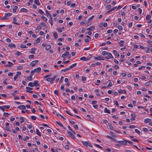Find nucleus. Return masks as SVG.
Listing matches in <instances>:
<instances>
[{
  "label": "nucleus",
  "mask_w": 152,
  "mask_h": 152,
  "mask_svg": "<svg viewBox=\"0 0 152 152\" xmlns=\"http://www.w3.org/2000/svg\"><path fill=\"white\" fill-rule=\"evenodd\" d=\"M82 144L86 147L89 146L91 148L92 147V145L88 141H82Z\"/></svg>",
  "instance_id": "nucleus-1"
},
{
  "label": "nucleus",
  "mask_w": 152,
  "mask_h": 152,
  "mask_svg": "<svg viewBox=\"0 0 152 152\" xmlns=\"http://www.w3.org/2000/svg\"><path fill=\"white\" fill-rule=\"evenodd\" d=\"M56 77V76H54L52 78H48L46 80L48 82H50V83L52 84L53 83Z\"/></svg>",
  "instance_id": "nucleus-2"
},
{
  "label": "nucleus",
  "mask_w": 152,
  "mask_h": 152,
  "mask_svg": "<svg viewBox=\"0 0 152 152\" xmlns=\"http://www.w3.org/2000/svg\"><path fill=\"white\" fill-rule=\"evenodd\" d=\"M127 140L123 139L122 141H118L117 142L122 145H126L127 144Z\"/></svg>",
  "instance_id": "nucleus-3"
},
{
  "label": "nucleus",
  "mask_w": 152,
  "mask_h": 152,
  "mask_svg": "<svg viewBox=\"0 0 152 152\" xmlns=\"http://www.w3.org/2000/svg\"><path fill=\"white\" fill-rule=\"evenodd\" d=\"M94 58L95 60H104V58L102 56H99L98 57H94Z\"/></svg>",
  "instance_id": "nucleus-4"
},
{
  "label": "nucleus",
  "mask_w": 152,
  "mask_h": 152,
  "mask_svg": "<svg viewBox=\"0 0 152 152\" xmlns=\"http://www.w3.org/2000/svg\"><path fill=\"white\" fill-rule=\"evenodd\" d=\"M69 55V52L68 51L65 52L64 54H63L61 57L63 58H65L66 56H68Z\"/></svg>",
  "instance_id": "nucleus-5"
},
{
  "label": "nucleus",
  "mask_w": 152,
  "mask_h": 152,
  "mask_svg": "<svg viewBox=\"0 0 152 152\" xmlns=\"http://www.w3.org/2000/svg\"><path fill=\"white\" fill-rule=\"evenodd\" d=\"M38 61H39L38 60H36L35 61H33L31 63V66H34L36 65V64L38 62Z\"/></svg>",
  "instance_id": "nucleus-6"
},
{
  "label": "nucleus",
  "mask_w": 152,
  "mask_h": 152,
  "mask_svg": "<svg viewBox=\"0 0 152 152\" xmlns=\"http://www.w3.org/2000/svg\"><path fill=\"white\" fill-rule=\"evenodd\" d=\"M39 81L37 80H35L33 83L34 86H39L40 85L38 83Z\"/></svg>",
  "instance_id": "nucleus-7"
},
{
  "label": "nucleus",
  "mask_w": 152,
  "mask_h": 152,
  "mask_svg": "<svg viewBox=\"0 0 152 152\" xmlns=\"http://www.w3.org/2000/svg\"><path fill=\"white\" fill-rule=\"evenodd\" d=\"M18 108L19 109L23 110H25L26 109V107L24 105H20L18 107Z\"/></svg>",
  "instance_id": "nucleus-8"
},
{
  "label": "nucleus",
  "mask_w": 152,
  "mask_h": 152,
  "mask_svg": "<svg viewBox=\"0 0 152 152\" xmlns=\"http://www.w3.org/2000/svg\"><path fill=\"white\" fill-rule=\"evenodd\" d=\"M68 135L69 136L71 137H72L74 139H75V137L74 135L70 132H68Z\"/></svg>",
  "instance_id": "nucleus-9"
},
{
  "label": "nucleus",
  "mask_w": 152,
  "mask_h": 152,
  "mask_svg": "<svg viewBox=\"0 0 152 152\" xmlns=\"http://www.w3.org/2000/svg\"><path fill=\"white\" fill-rule=\"evenodd\" d=\"M41 68L40 67H38V68L35 69H34L35 72H40L41 71Z\"/></svg>",
  "instance_id": "nucleus-10"
},
{
  "label": "nucleus",
  "mask_w": 152,
  "mask_h": 152,
  "mask_svg": "<svg viewBox=\"0 0 152 152\" xmlns=\"http://www.w3.org/2000/svg\"><path fill=\"white\" fill-rule=\"evenodd\" d=\"M131 116L132 117V118H131V120L132 121H133L135 120V118H134V117H135L136 116L135 114L134 113V114H131Z\"/></svg>",
  "instance_id": "nucleus-11"
},
{
  "label": "nucleus",
  "mask_w": 152,
  "mask_h": 152,
  "mask_svg": "<svg viewBox=\"0 0 152 152\" xmlns=\"http://www.w3.org/2000/svg\"><path fill=\"white\" fill-rule=\"evenodd\" d=\"M104 112L105 113H107L109 114H110V110L107 109V108H105L104 109Z\"/></svg>",
  "instance_id": "nucleus-12"
},
{
  "label": "nucleus",
  "mask_w": 152,
  "mask_h": 152,
  "mask_svg": "<svg viewBox=\"0 0 152 152\" xmlns=\"http://www.w3.org/2000/svg\"><path fill=\"white\" fill-rule=\"evenodd\" d=\"M53 33V36H54V38L55 39H56L57 38L58 36L57 33L55 31Z\"/></svg>",
  "instance_id": "nucleus-13"
},
{
  "label": "nucleus",
  "mask_w": 152,
  "mask_h": 152,
  "mask_svg": "<svg viewBox=\"0 0 152 152\" xmlns=\"http://www.w3.org/2000/svg\"><path fill=\"white\" fill-rule=\"evenodd\" d=\"M4 15H5V17L7 18V17L11 16L12 15V14L10 13H5Z\"/></svg>",
  "instance_id": "nucleus-14"
},
{
  "label": "nucleus",
  "mask_w": 152,
  "mask_h": 152,
  "mask_svg": "<svg viewBox=\"0 0 152 152\" xmlns=\"http://www.w3.org/2000/svg\"><path fill=\"white\" fill-rule=\"evenodd\" d=\"M107 137L111 139L112 140H113L114 141H116V140L115 138H113V137H110L109 136L107 135Z\"/></svg>",
  "instance_id": "nucleus-15"
},
{
  "label": "nucleus",
  "mask_w": 152,
  "mask_h": 152,
  "mask_svg": "<svg viewBox=\"0 0 152 152\" xmlns=\"http://www.w3.org/2000/svg\"><path fill=\"white\" fill-rule=\"evenodd\" d=\"M34 2L37 5H39L40 4V3L39 0H34Z\"/></svg>",
  "instance_id": "nucleus-16"
},
{
  "label": "nucleus",
  "mask_w": 152,
  "mask_h": 152,
  "mask_svg": "<svg viewBox=\"0 0 152 152\" xmlns=\"http://www.w3.org/2000/svg\"><path fill=\"white\" fill-rule=\"evenodd\" d=\"M36 133L39 136H41V133L38 129H36Z\"/></svg>",
  "instance_id": "nucleus-17"
},
{
  "label": "nucleus",
  "mask_w": 152,
  "mask_h": 152,
  "mask_svg": "<svg viewBox=\"0 0 152 152\" xmlns=\"http://www.w3.org/2000/svg\"><path fill=\"white\" fill-rule=\"evenodd\" d=\"M151 121V120L149 118H147L145 119L144 121V123H148Z\"/></svg>",
  "instance_id": "nucleus-18"
},
{
  "label": "nucleus",
  "mask_w": 152,
  "mask_h": 152,
  "mask_svg": "<svg viewBox=\"0 0 152 152\" xmlns=\"http://www.w3.org/2000/svg\"><path fill=\"white\" fill-rule=\"evenodd\" d=\"M20 11L22 12H26L28 11V10L27 9L24 8H22L20 9Z\"/></svg>",
  "instance_id": "nucleus-19"
},
{
  "label": "nucleus",
  "mask_w": 152,
  "mask_h": 152,
  "mask_svg": "<svg viewBox=\"0 0 152 152\" xmlns=\"http://www.w3.org/2000/svg\"><path fill=\"white\" fill-rule=\"evenodd\" d=\"M46 15L47 16H49L50 17V18H52L51 14L50 13L47 11H46Z\"/></svg>",
  "instance_id": "nucleus-20"
},
{
  "label": "nucleus",
  "mask_w": 152,
  "mask_h": 152,
  "mask_svg": "<svg viewBox=\"0 0 152 152\" xmlns=\"http://www.w3.org/2000/svg\"><path fill=\"white\" fill-rule=\"evenodd\" d=\"M51 45H48L46 47L45 49L47 50H48L51 48Z\"/></svg>",
  "instance_id": "nucleus-21"
},
{
  "label": "nucleus",
  "mask_w": 152,
  "mask_h": 152,
  "mask_svg": "<svg viewBox=\"0 0 152 152\" xmlns=\"http://www.w3.org/2000/svg\"><path fill=\"white\" fill-rule=\"evenodd\" d=\"M77 65V63H75L71 66H69V68L70 69V68H73V67Z\"/></svg>",
  "instance_id": "nucleus-22"
},
{
  "label": "nucleus",
  "mask_w": 152,
  "mask_h": 152,
  "mask_svg": "<svg viewBox=\"0 0 152 152\" xmlns=\"http://www.w3.org/2000/svg\"><path fill=\"white\" fill-rule=\"evenodd\" d=\"M18 8V7L17 6H15L14 7V8L13 9V11L14 12H16Z\"/></svg>",
  "instance_id": "nucleus-23"
},
{
  "label": "nucleus",
  "mask_w": 152,
  "mask_h": 152,
  "mask_svg": "<svg viewBox=\"0 0 152 152\" xmlns=\"http://www.w3.org/2000/svg\"><path fill=\"white\" fill-rule=\"evenodd\" d=\"M20 119L21 120L20 123H23L25 121V118L23 117H20Z\"/></svg>",
  "instance_id": "nucleus-24"
},
{
  "label": "nucleus",
  "mask_w": 152,
  "mask_h": 152,
  "mask_svg": "<svg viewBox=\"0 0 152 152\" xmlns=\"http://www.w3.org/2000/svg\"><path fill=\"white\" fill-rule=\"evenodd\" d=\"M8 46L9 47H10V48H12L13 47H14L15 48V45L14 44H9Z\"/></svg>",
  "instance_id": "nucleus-25"
},
{
  "label": "nucleus",
  "mask_w": 152,
  "mask_h": 152,
  "mask_svg": "<svg viewBox=\"0 0 152 152\" xmlns=\"http://www.w3.org/2000/svg\"><path fill=\"white\" fill-rule=\"evenodd\" d=\"M107 55L110 58H113V56L112 55V54L110 53H108Z\"/></svg>",
  "instance_id": "nucleus-26"
},
{
  "label": "nucleus",
  "mask_w": 152,
  "mask_h": 152,
  "mask_svg": "<svg viewBox=\"0 0 152 152\" xmlns=\"http://www.w3.org/2000/svg\"><path fill=\"white\" fill-rule=\"evenodd\" d=\"M151 16L150 15H148L146 18V19L147 20H148L150 18H151Z\"/></svg>",
  "instance_id": "nucleus-27"
},
{
  "label": "nucleus",
  "mask_w": 152,
  "mask_h": 152,
  "mask_svg": "<svg viewBox=\"0 0 152 152\" xmlns=\"http://www.w3.org/2000/svg\"><path fill=\"white\" fill-rule=\"evenodd\" d=\"M80 59L81 60L83 61H84L87 60L85 56H83Z\"/></svg>",
  "instance_id": "nucleus-28"
},
{
  "label": "nucleus",
  "mask_w": 152,
  "mask_h": 152,
  "mask_svg": "<svg viewBox=\"0 0 152 152\" xmlns=\"http://www.w3.org/2000/svg\"><path fill=\"white\" fill-rule=\"evenodd\" d=\"M94 28V27H93L92 26H90L88 28H87L86 30H91L92 31L93 30V29Z\"/></svg>",
  "instance_id": "nucleus-29"
},
{
  "label": "nucleus",
  "mask_w": 152,
  "mask_h": 152,
  "mask_svg": "<svg viewBox=\"0 0 152 152\" xmlns=\"http://www.w3.org/2000/svg\"><path fill=\"white\" fill-rule=\"evenodd\" d=\"M56 122L58 125L62 127H63V125L61 123L58 122L57 121H56Z\"/></svg>",
  "instance_id": "nucleus-30"
},
{
  "label": "nucleus",
  "mask_w": 152,
  "mask_h": 152,
  "mask_svg": "<svg viewBox=\"0 0 152 152\" xmlns=\"http://www.w3.org/2000/svg\"><path fill=\"white\" fill-rule=\"evenodd\" d=\"M27 79L29 81H31L32 80V76H30L27 77Z\"/></svg>",
  "instance_id": "nucleus-31"
},
{
  "label": "nucleus",
  "mask_w": 152,
  "mask_h": 152,
  "mask_svg": "<svg viewBox=\"0 0 152 152\" xmlns=\"http://www.w3.org/2000/svg\"><path fill=\"white\" fill-rule=\"evenodd\" d=\"M5 129L7 131L9 132H11V130L10 129H9L8 127L6 126L5 127Z\"/></svg>",
  "instance_id": "nucleus-32"
},
{
  "label": "nucleus",
  "mask_w": 152,
  "mask_h": 152,
  "mask_svg": "<svg viewBox=\"0 0 152 152\" xmlns=\"http://www.w3.org/2000/svg\"><path fill=\"white\" fill-rule=\"evenodd\" d=\"M49 22L50 23L51 25L52 26L53 25L52 18H50V19L49 20Z\"/></svg>",
  "instance_id": "nucleus-33"
},
{
  "label": "nucleus",
  "mask_w": 152,
  "mask_h": 152,
  "mask_svg": "<svg viewBox=\"0 0 152 152\" xmlns=\"http://www.w3.org/2000/svg\"><path fill=\"white\" fill-rule=\"evenodd\" d=\"M22 48H27V47L25 45H23L22 44L20 45V46Z\"/></svg>",
  "instance_id": "nucleus-34"
},
{
  "label": "nucleus",
  "mask_w": 152,
  "mask_h": 152,
  "mask_svg": "<svg viewBox=\"0 0 152 152\" xmlns=\"http://www.w3.org/2000/svg\"><path fill=\"white\" fill-rule=\"evenodd\" d=\"M28 86H30L31 87H33L34 86L33 83L32 82L29 83H28Z\"/></svg>",
  "instance_id": "nucleus-35"
},
{
  "label": "nucleus",
  "mask_w": 152,
  "mask_h": 152,
  "mask_svg": "<svg viewBox=\"0 0 152 152\" xmlns=\"http://www.w3.org/2000/svg\"><path fill=\"white\" fill-rule=\"evenodd\" d=\"M111 7V6L110 4L108 5L106 7V8L107 10H109Z\"/></svg>",
  "instance_id": "nucleus-36"
},
{
  "label": "nucleus",
  "mask_w": 152,
  "mask_h": 152,
  "mask_svg": "<svg viewBox=\"0 0 152 152\" xmlns=\"http://www.w3.org/2000/svg\"><path fill=\"white\" fill-rule=\"evenodd\" d=\"M31 118L33 120H35L37 119V118L34 116H31Z\"/></svg>",
  "instance_id": "nucleus-37"
},
{
  "label": "nucleus",
  "mask_w": 152,
  "mask_h": 152,
  "mask_svg": "<svg viewBox=\"0 0 152 152\" xmlns=\"http://www.w3.org/2000/svg\"><path fill=\"white\" fill-rule=\"evenodd\" d=\"M41 39L40 37H39L37 38V39L36 40V42L37 43H39L40 42Z\"/></svg>",
  "instance_id": "nucleus-38"
},
{
  "label": "nucleus",
  "mask_w": 152,
  "mask_h": 152,
  "mask_svg": "<svg viewBox=\"0 0 152 152\" xmlns=\"http://www.w3.org/2000/svg\"><path fill=\"white\" fill-rule=\"evenodd\" d=\"M3 115L5 117H7L9 115H10V114L7 113H4Z\"/></svg>",
  "instance_id": "nucleus-39"
},
{
  "label": "nucleus",
  "mask_w": 152,
  "mask_h": 152,
  "mask_svg": "<svg viewBox=\"0 0 152 152\" xmlns=\"http://www.w3.org/2000/svg\"><path fill=\"white\" fill-rule=\"evenodd\" d=\"M94 145L96 146L97 148H98L100 149H102V148L99 145L96 144H94Z\"/></svg>",
  "instance_id": "nucleus-40"
},
{
  "label": "nucleus",
  "mask_w": 152,
  "mask_h": 152,
  "mask_svg": "<svg viewBox=\"0 0 152 152\" xmlns=\"http://www.w3.org/2000/svg\"><path fill=\"white\" fill-rule=\"evenodd\" d=\"M64 77L63 76H62L61 77V78L60 80L59 81V84L61 83L62 82L63 80L64 79Z\"/></svg>",
  "instance_id": "nucleus-41"
},
{
  "label": "nucleus",
  "mask_w": 152,
  "mask_h": 152,
  "mask_svg": "<svg viewBox=\"0 0 152 152\" xmlns=\"http://www.w3.org/2000/svg\"><path fill=\"white\" fill-rule=\"evenodd\" d=\"M108 53H107L106 51H103L102 52V54L103 55L105 56V55H107Z\"/></svg>",
  "instance_id": "nucleus-42"
},
{
  "label": "nucleus",
  "mask_w": 152,
  "mask_h": 152,
  "mask_svg": "<svg viewBox=\"0 0 152 152\" xmlns=\"http://www.w3.org/2000/svg\"><path fill=\"white\" fill-rule=\"evenodd\" d=\"M5 108L4 107H3L2 106H0V109L3 112H4L5 111Z\"/></svg>",
  "instance_id": "nucleus-43"
},
{
  "label": "nucleus",
  "mask_w": 152,
  "mask_h": 152,
  "mask_svg": "<svg viewBox=\"0 0 152 152\" xmlns=\"http://www.w3.org/2000/svg\"><path fill=\"white\" fill-rule=\"evenodd\" d=\"M42 18L45 22H46L47 21V19L44 16L42 17Z\"/></svg>",
  "instance_id": "nucleus-44"
},
{
  "label": "nucleus",
  "mask_w": 152,
  "mask_h": 152,
  "mask_svg": "<svg viewBox=\"0 0 152 152\" xmlns=\"http://www.w3.org/2000/svg\"><path fill=\"white\" fill-rule=\"evenodd\" d=\"M18 74H17L14 77V79L15 80H16L18 78Z\"/></svg>",
  "instance_id": "nucleus-45"
},
{
  "label": "nucleus",
  "mask_w": 152,
  "mask_h": 152,
  "mask_svg": "<svg viewBox=\"0 0 152 152\" xmlns=\"http://www.w3.org/2000/svg\"><path fill=\"white\" fill-rule=\"evenodd\" d=\"M113 83L112 82H110L108 85L107 86V87H109L112 86Z\"/></svg>",
  "instance_id": "nucleus-46"
},
{
  "label": "nucleus",
  "mask_w": 152,
  "mask_h": 152,
  "mask_svg": "<svg viewBox=\"0 0 152 152\" xmlns=\"http://www.w3.org/2000/svg\"><path fill=\"white\" fill-rule=\"evenodd\" d=\"M23 66H18L17 67V69L18 70H21L23 69Z\"/></svg>",
  "instance_id": "nucleus-47"
},
{
  "label": "nucleus",
  "mask_w": 152,
  "mask_h": 152,
  "mask_svg": "<svg viewBox=\"0 0 152 152\" xmlns=\"http://www.w3.org/2000/svg\"><path fill=\"white\" fill-rule=\"evenodd\" d=\"M35 72V71L34 70H32L31 71V73H30V76H32L34 74Z\"/></svg>",
  "instance_id": "nucleus-48"
},
{
  "label": "nucleus",
  "mask_w": 152,
  "mask_h": 152,
  "mask_svg": "<svg viewBox=\"0 0 152 152\" xmlns=\"http://www.w3.org/2000/svg\"><path fill=\"white\" fill-rule=\"evenodd\" d=\"M58 115L60 116L64 120H66V118L64 117L62 115H60V114H57V115L58 116Z\"/></svg>",
  "instance_id": "nucleus-49"
},
{
  "label": "nucleus",
  "mask_w": 152,
  "mask_h": 152,
  "mask_svg": "<svg viewBox=\"0 0 152 152\" xmlns=\"http://www.w3.org/2000/svg\"><path fill=\"white\" fill-rule=\"evenodd\" d=\"M94 17V15H92L91 17H90L88 19V21H90Z\"/></svg>",
  "instance_id": "nucleus-50"
},
{
  "label": "nucleus",
  "mask_w": 152,
  "mask_h": 152,
  "mask_svg": "<svg viewBox=\"0 0 152 152\" xmlns=\"http://www.w3.org/2000/svg\"><path fill=\"white\" fill-rule=\"evenodd\" d=\"M118 28L121 30H122L123 29L121 25H118Z\"/></svg>",
  "instance_id": "nucleus-51"
},
{
  "label": "nucleus",
  "mask_w": 152,
  "mask_h": 152,
  "mask_svg": "<svg viewBox=\"0 0 152 152\" xmlns=\"http://www.w3.org/2000/svg\"><path fill=\"white\" fill-rule=\"evenodd\" d=\"M133 141L136 142H139V140L133 138L132 139V140Z\"/></svg>",
  "instance_id": "nucleus-52"
},
{
  "label": "nucleus",
  "mask_w": 152,
  "mask_h": 152,
  "mask_svg": "<svg viewBox=\"0 0 152 152\" xmlns=\"http://www.w3.org/2000/svg\"><path fill=\"white\" fill-rule=\"evenodd\" d=\"M69 67H68V68H65L64 69H63L61 70V71L63 70V71H64V72H66V71H68V70H69Z\"/></svg>",
  "instance_id": "nucleus-53"
},
{
  "label": "nucleus",
  "mask_w": 152,
  "mask_h": 152,
  "mask_svg": "<svg viewBox=\"0 0 152 152\" xmlns=\"http://www.w3.org/2000/svg\"><path fill=\"white\" fill-rule=\"evenodd\" d=\"M54 93L57 96H58V91L56 90L54 91Z\"/></svg>",
  "instance_id": "nucleus-54"
},
{
  "label": "nucleus",
  "mask_w": 152,
  "mask_h": 152,
  "mask_svg": "<svg viewBox=\"0 0 152 152\" xmlns=\"http://www.w3.org/2000/svg\"><path fill=\"white\" fill-rule=\"evenodd\" d=\"M38 12L41 14H44V12L41 9H39L38 10Z\"/></svg>",
  "instance_id": "nucleus-55"
},
{
  "label": "nucleus",
  "mask_w": 152,
  "mask_h": 152,
  "mask_svg": "<svg viewBox=\"0 0 152 152\" xmlns=\"http://www.w3.org/2000/svg\"><path fill=\"white\" fill-rule=\"evenodd\" d=\"M34 57V56L33 55H30L28 57L29 59L33 58Z\"/></svg>",
  "instance_id": "nucleus-56"
},
{
  "label": "nucleus",
  "mask_w": 152,
  "mask_h": 152,
  "mask_svg": "<svg viewBox=\"0 0 152 152\" xmlns=\"http://www.w3.org/2000/svg\"><path fill=\"white\" fill-rule=\"evenodd\" d=\"M135 131L138 134H140V132L137 129H135Z\"/></svg>",
  "instance_id": "nucleus-57"
},
{
  "label": "nucleus",
  "mask_w": 152,
  "mask_h": 152,
  "mask_svg": "<svg viewBox=\"0 0 152 152\" xmlns=\"http://www.w3.org/2000/svg\"><path fill=\"white\" fill-rule=\"evenodd\" d=\"M57 31L58 32H62V31L61 30V28L60 27H59L57 29Z\"/></svg>",
  "instance_id": "nucleus-58"
},
{
  "label": "nucleus",
  "mask_w": 152,
  "mask_h": 152,
  "mask_svg": "<svg viewBox=\"0 0 152 152\" xmlns=\"http://www.w3.org/2000/svg\"><path fill=\"white\" fill-rule=\"evenodd\" d=\"M74 127L75 129H78V126L77 125H75L74 126Z\"/></svg>",
  "instance_id": "nucleus-59"
},
{
  "label": "nucleus",
  "mask_w": 152,
  "mask_h": 152,
  "mask_svg": "<svg viewBox=\"0 0 152 152\" xmlns=\"http://www.w3.org/2000/svg\"><path fill=\"white\" fill-rule=\"evenodd\" d=\"M114 61L116 64H119V61L116 59H114Z\"/></svg>",
  "instance_id": "nucleus-60"
},
{
  "label": "nucleus",
  "mask_w": 152,
  "mask_h": 152,
  "mask_svg": "<svg viewBox=\"0 0 152 152\" xmlns=\"http://www.w3.org/2000/svg\"><path fill=\"white\" fill-rule=\"evenodd\" d=\"M135 127V125H132L130 126H129V127L131 129H133Z\"/></svg>",
  "instance_id": "nucleus-61"
},
{
  "label": "nucleus",
  "mask_w": 152,
  "mask_h": 152,
  "mask_svg": "<svg viewBox=\"0 0 152 152\" xmlns=\"http://www.w3.org/2000/svg\"><path fill=\"white\" fill-rule=\"evenodd\" d=\"M6 41L8 43H10L11 42V40L10 39H6Z\"/></svg>",
  "instance_id": "nucleus-62"
},
{
  "label": "nucleus",
  "mask_w": 152,
  "mask_h": 152,
  "mask_svg": "<svg viewBox=\"0 0 152 152\" xmlns=\"http://www.w3.org/2000/svg\"><path fill=\"white\" fill-rule=\"evenodd\" d=\"M38 150L37 148H35L33 149V151L34 152H37Z\"/></svg>",
  "instance_id": "nucleus-63"
},
{
  "label": "nucleus",
  "mask_w": 152,
  "mask_h": 152,
  "mask_svg": "<svg viewBox=\"0 0 152 152\" xmlns=\"http://www.w3.org/2000/svg\"><path fill=\"white\" fill-rule=\"evenodd\" d=\"M118 92L120 94H122L124 93V91L122 90H120L118 91Z\"/></svg>",
  "instance_id": "nucleus-64"
}]
</instances>
